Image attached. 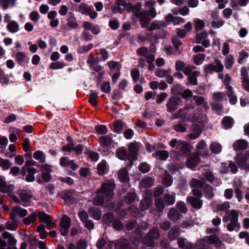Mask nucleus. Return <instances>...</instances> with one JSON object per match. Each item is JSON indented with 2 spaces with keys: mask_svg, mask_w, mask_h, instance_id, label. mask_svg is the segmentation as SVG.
<instances>
[{
  "mask_svg": "<svg viewBox=\"0 0 249 249\" xmlns=\"http://www.w3.org/2000/svg\"><path fill=\"white\" fill-rule=\"evenodd\" d=\"M59 164L62 168H67V173L72 177H77L78 175L74 171L79 167L73 160H70L68 157H62L59 160Z\"/></svg>",
  "mask_w": 249,
  "mask_h": 249,
  "instance_id": "1",
  "label": "nucleus"
},
{
  "mask_svg": "<svg viewBox=\"0 0 249 249\" xmlns=\"http://www.w3.org/2000/svg\"><path fill=\"white\" fill-rule=\"evenodd\" d=\"M156 15L155 8L152 7L148 10H142L137 18H139L141 27L145 28L148 27L151 19L155 18Z\"/></svg>",
  "mask_w": 249,
  "mask_h": 249,
  "instance_id": "2",
  "label": "nucleus"
},
{
  "mask_svg": "<svg viewBox=\"0 0 249 249\" xmlns=\"http://www.w3.org/2000/svg\"><path fill=\"white\" fill-rule=\"evenodd\" d=\"M1 238V249H18L16 247L17 240L9 232L4 231Z\"/></svg>",
  "mask_w": 249,
  "mask_h": 249,
  "instance_id": "3",
  "label": "nucleus"
},
{
  "mask_svg": "<svg viewBox=\"0 0 249 249\" xmlns=\"http://www.w3.org/2000/svg\"><path fill=\"white\" fill-rule=\"evenodd\" d=\"M115 188V184L111 182L103 183L98 194H103L106 196V200L109 201L113 196V190Z\"/></svg>",
  "mask_w": 249,
  "mask_h": 249,
  "instance_id": "4",
  "label": "nucleus"
},
{
  "mask_svg": "<svg viewBox=\"0 0 249 249\" xmlns=\"http://www.w3.org/2000/svg\"><path fill=\"white\" fill-rule=\"evenodd\" d=\"M128 160L131 164L138 160V156L140 152V145L138 142L134 141L130 142L128 145Z\"/></svg>",
  "mask_w": 249,
  "mask_h": 249,
  "instance_id": "5",
  "label": "nucleus"
},
{
  "mask_svg": "<svg viewBox=\"0 0 249 249\" xmlns=\"http://www.w3.org/2000/svg\"><path fill=\"white\" fill-rule=\"evenodd\" d=\"M182 102L180 96H172L168 99L166 104L167 111L169 113L174 112L182 105Z\"/></svg>",
  "mask_w": 249,
  "mask_h": 249,
  "instance_id": "6",
  "label": "nucleus"
},
{
  "mask_svg": "<svg viewBox=\"0 0 249 249\" xmlns=\"http://www.w3.org/2000/svg\"><path fill=\"white\" fill-rule=\"evenodd\" d=\"M214 63L215 65L210 63L204 66V71L206 74H212L213 71L220 73L223 71L224 66L219 59L215 58Z\"/></svg>",
  "mask_w": 249,
  "mask_h": 249,
  "instance_id": "7",
  "label": "nucleus"
},
{
  "mask_svg": "<svg viewBox=\"0 0 249 249\" xmlns=\"http://www.w3.org/2000/svg\"><path fill=\"white\" fill-rule=\"evenodd\" d=\"M179 145L178 149L181 150V151L175 152L174 153L173 156L175 157L177 160H180L181 155H189L191 151V146L187 142L179 140Z\"/></svg>",
  "mask_w": 249,
  "mask_h": 249,
  "instance_id": "8",
  "label": "nucleus"
},
{
  "mask_svg": "<svg viewBox=\"0 0 249 249\" xmlns=\"http://www.w3.org/2000/svg\"><path fill=\"white\" fill-rule=\"evenodd\" d=\"M249 161V150L246 151L245 153H239L236 156V161L240 168L246 169L248 165V161Z\"/></svg>",
  "mask_w": 249,
  "mask_h": 249,
  "instance_id": "9",
  "label": "nucleus"
},
{
  "mask_svg": "<svg viewBox=\"0 0 249 249\" xmlns=\"http://www.w3.org/2000/svg\"><path fill=\"white\" fill-rule=\"evenodd\" d=\"M40 171L42 175V179L44 182H50L52 178L51 172L52 171L51 165L47 164H43L41 166Z\"/></svg>",
  "mask_w": 249,
  "mask_h": 249,
  "instance_id": "10",
  "label": "nucleus"
},
{
  "mask_svg": "<svg viewBox=\"0 0 249 249\" xmlns=\"http://www.w3.org/2000/svg\"><path fill=\"white\" fill-rule=\"evenodd\" d=\"M38 217L42 221L47 225V229L48 230L53 229L55 226V223L52 221V217L44 212H39Z\"/></svg>",
  "mask_w": 249,
  "mask_h": 249,
  "instance_id": "11",
  "label": "nucleus"
},
{
  "mask_svg": "<svg viewBox=\"0 0 249 249\" xmlns=\"http://www.w3.org/2000/svg\"><path fill=\"white\" fill-rule=\"evenodd\" d=\"M66 20L67 21V26L68 28L66 27V30L69 31L74 30L78 27L79 24L77 23V19L73 13L70 12L68 14Z\"/></svg>",
  "mask_w": 249,
  "mask_h": 249,
  "instance_id": "12",
  "label": "nucleus"
},
{
  "mask_svg": "<svg viewBox=\"0 0 249 249\" xmlns=\"http://www.w3.org/2000/svg\"><path fill=\"white\" fill-rule=\"evenodd\" d=\"M186 200L194 209L199 210L202 207L203 200L201 198L190 196L187 197Z\"/></svg>",
  "mask_w": 249,
  "mask_h": 249,
  "instance_id": "13",
  "label": "nucleus"
},
{
  "mask_svg": "<svg viewBox=\"0 0 249 249\" xmlns=\"http://www.w3.org/2000/svg\"><path fill=\"white\" fill-rule=\"evenodd\" d=\"M14 185L5 181V177L1 176V193H7L8 196L13 192Z\"/></svg>",
  "mask_w": 249,
  "mask_h": 249,
  "instance_id": "14",
  "label": "nucleus"
},
{
  "mask_svg": "<svg viewBox=\"0 0 249 249\" xmlns=\"http://www.w3.org/2000/svg\"><path fill=\"white\" fill-rule=\"evenodd\" d=\"M72 192L71 189L63 191L60 194V196L65 202L69 204L72 203L75 200Z\"/></svg>",
  "mask_w": 249,
  "mask_h": 249,
  "instance_id": "15",
  "label": "nucleus"
},
{
  "mask_svg": "<svg viewBox=\"0 0 249 249\" xmlns=\"http://www.w3.org/2000/svg\"><path fill=\"white\" fill-rule=\"evenodd\" d=\"M112 134L102 136L99 138V142L103 148L107 147L111 145L113 142Z\"/></svg>",
  "mask_w": 249,
  "mask_h": 249,
  "instance_id": "16",
  "label": "nucleus"
},
{
  "mask_svg": "<svg viewBox=\"0 0 249 249\" xmlns=\"http://www.w3.org/2000/svg\"><path fill=\"white\" fill-rule=\"evenodd\" d=\"M248 142L244 139L236 140L232 144L233 148L235 151H240L246 149L248 147Z\"/></svg>",
  "mask_w": 249,
  "mask_h": 249,
  "instance_id": "17",
  "label": "nucleus"
},
{
  "mask_svg": "<svg viewBox=\"0 0 249 249\" xmlns=\"http://www.w3.org/2000/svg\"><path fill=\"white\" fill-rule=\"evenodd\" d=\"M214 188L211 185L206 184L202 189L204 196L208 199L213 198L215 194L213 192Z\"/></svg>",
  "mask_w": 249,
  "mask_h": 249,
  "instance_id": "18",
  "label": "nucleus"
},
{
  "mask_svg": "<svg viewBox=\"0 0 249 249\" xmlns=\"http://www.w3.org/2000/svg\"><path fill=\"white\" fill-rule=\"evenodd\" d=\"M15 60L18 65H23L24 62H28L29 58L26 56L24 53L18 52L15 54Z\"/></svg>",
  "mask_w": 249,
  "mask_h": 249,
  "instance_id": "19",
  "label": "nucleus"
},
{
  "mask_svg": "<svg viewBox=\"0 0 249 249\" xmlns=\"http://www.w3.org/2000/svg\"><path fill=\"white\" fill-rule=\"evenodd\" d=\"M180 234L179 228L178 226H175L171 228L168 232V238L171 240H175Z\"/></svg>",
  "mask_w": 249,
  "mask_h": 249,
  "instance_id": "20",
  "label": "nucleus"
},
{
  "mask_svg": "<svg viewBox=\"0 0 249 249\" xmlns=\"http://www.w3.org/2000/svg\"><path fill=\"white\" fill-rule=\"evenodd\" d=\"M113 131L117 134H120L121 133L124 126L127 127L126 123L121 120L114 121L113 123Z\"/></svg>",
  "mask_w": 249,
  "mask_h": 249,
  "instance_id": "21",
  "label": "nucleus"
},
{
  "mask_svg": "<svg viewBox=\"0 0 249 249\" xmlns=\"http://www.w3.org/2000/svg\"><path fill=\"white\" fill-rule=\"evenodd\" d=\"M116 155L121 160H128V152L124 147L118 148L116 150Z\"/></svg>",
  "mask_w": 249,
  "mask_h": 249,
  "instance_id": "22",
  "label": "nucleus"
},
{
  "mask_svg": "<svg viewBox=\"0 0 249 249\" xmlns=\"http://www.w3.org/2000/svg\"><path fill=\"white\" fill-rule=\"evenodd\" d=\"M189 184L191 188H194V189H203L206 183L203 180L193 178Z\"/></svg>",
  "mask_w": 249,
  "mask_h": 249,
  "instance_id": "23",
  "label": "nucleus"
},
{
  "mask_svg": "<svg viewBox=\"0 0 249 249\" xmlns=\"http://www.w3.org/2000/svg\"><path fill=\"white\" fill-rule=\"evenodd\" d=\"M180 213L174 208H172L168 213V218L173 222H177L180 217Z\"/></svg>",
  "mask_w": 249,
  "mask_h": 249,
  "instance_id": "24",
  "label": "nucleus"
},
{
  "mask_svg": "<svg viewBox=\"0 0 249 249\" xmlns=\"http://www.w3.org/2000/svg\"><path fill=\"white\" fill-rule=\"evenodd\" d=\"M153 156L158 160H165L169 157V153L166 150H158Z\"/></svg>",
  "mask_w": 249,
  "mask_h": 249,
  "instance_id": "25",
  "label": "nucleus"
},
{
  "mask_svg": "<svg viewBox=\"0 0 249 249\" xmlns=\"http://www.w3.org/2000/svg\"><path fill=\"white\" fill-rule=\"evenodd\" d=\"M221 124L223 125L224 129H230L233 125L234 120L230 116H225L222 120Z\"/></svg>",
  "mask_w": 249,
  "mask_h": 249,
  "instance_id": "26",
  "label": "nucleus"
},
{
  "mask_svg": "<svg viewBox=\"0 0 249 249\" xmlns=\"http://www.w3.org/2000/svg\"><path fill=\"white\" fill-rule=\"evenodd\" d=\"M154 202L156 211L159 213H162L165 205L163 199L160 197L156 198Z\"/></svg>",
  "mask_w": 249,
  "mask_h": 249,
  "instance_id": "27",
  "label": "nucleus"
},
{
  "mask_svg": "<svg viewBox=\"0 0 249 249\" xmlns=\"http://www.w3.org/2000/svg\"><path fill=\"white\" fill-rule=\"evenodd\" d=\"M115 249H131L129 242L127 240L119 241L114 244Z\"/></svg>",
  "mask_w": 249,
  "mask_h": 249,
  "instance_id": "28",
  "label": "nucleus"
},
{
  "mask_svg": "<svg viewBox=\"0 0 249 249\" xmlns=\"http://www.w3.org/2000/svg\"><path fill=\"white\" fill-rule=\"evenodd\" d=\"M118 178L121 182L127 183L129 180L128 172L126 169H121L118 172Z\"/></svg>",
  "mask_w": 249,
  "mask_h": 249,
  "instance_id": "29",
  "label": "nucleus"
},
{
  "mask_svg": "<svg viewBox=\"0 0 249 249\" xmlns=\"http://www.w3.org/2000/svg\"><path fill=\"white\" fill-rule=\"evenodd\" d=\"M92 9V5H89L86 3H81L79 6L78 11L82 14L88 15Z\"/></svg>",
  "mask_w": 249,
  "mask_h": 249,
  "instance_id": "30",
  "label": "nucleus"
},
{
  "mask_svg": "<svg viewBox=\"0 0 249 249\" xmlns=\"http://www.w3.org/2000/svg\"><path fill=\"white\" fill-rule=\"evenodd\" d=\"M115 219L114 214L111 212H108L104 214L102 221L104 224L111 226V224Z\"/></svg>",
  "mask_w": 249,
  "mask_h": 249,
  "instance_id": "31",
  "label": "nucleus"
},
{
  "mask_svg": "<svg viewBox=\"0 0 249 249\" xmlns=\"http://www.w3.org/2000/svg\"><path fill=\"white\" fill-rule=\"evenodd\" d=\"M200 75L199 71H193V73L188 76L187 80L190 84L194 86L197 85V77Z\"/></svg>",
  "mask_w": 249,
  "mask_h": 249,
  "instance_id": "32",
  "label": "nucleus"
},
{
  "mask_svg": "<svg viewBox=\"0 0 249 249\" xmlns=\"http://www.w3.org/2000/svg\"><path fill=\"white\" fill-rule=\"evenodd\" d=\"M200 161V159L198 157H190L187 160V166L191 168H195Z\"/></svg>",
  "mask_w": 249,
  "mask_h": 249,
  "instance_id": "33",
  "label": "nucleus"
},
{
  "mask_svg": "<svg viewBox=\"0 0 249 249\" xmlns=\"http://www.w3.org/2000/svg\"><path fill=\"white\" fill-rule=\"evenodd\" d=\"M137 195L135 192H129L124 196V202L127 204H131L136 200Z\"/></svg>",
  "mask_w": 249,
  "mask_h": 249,
  "instance_id": "34",
  "label": "nucleus"
},
{
  "mask_svg": "<svg viewBox=\"0 0 249 249\" xmlns=\"http://www.w3.org/2000/svg\"><path fill=\"white\" fill-rule=\"evenodd\" d=\"M205 122L203 121H197L192 124L191 128L195 132L201 134Z\"/></svg>",
  "mask_w": 249,
  "mask_h": 249,
  "instance_id": "35",
  "label": "nucleus"
},
{
  "mask_svg": "<svg viewBox=\"0 0 249 249\" xmlns=\"http://www.w3.org/2000/svg\"><path fill=\"white\" fill-rule=\"evenodd\" d=\"M7 29L9 32L15 33L18 31L19 25L17 22L12 20L7 23Z\"/></svg>",
  "mask_w": 249,
  "mask_h": 249,
  "instance_id": "36",
  "label": "nucleus"
},
{
  "mask_svg": "<svg viewBox=\"0 0 249 249\" xmlns=\"http://www.w3.org/2000/svg\"><path fill=\"white\" fill-rule=\"evenodd\" d=\"M12 211L20 217H24L26 216L28 213V212L26 209L22 208L19 206L13 207Z\"/></svg>",
  "mask_w": 249,
  "mask_h": 249,
  "instance_id": "37",
  "label": "nucleus"
},
{
  "mask_svg": "<svg viewBox=\"0 0 249 249\" xmlns=\"http://www.w3.org/2000/svg\"><path fill=\"white\" fill-rule=\"evenodd\" d=\"M195 108V107L194 106H188L187 105H185L183 108H180L178 110V112L180 113V115L183 116L184 118L187 119L188 121L190 122V119H191V114H188L187 112H182L183 110H189V109H194Z\"/></svg>",
  "mask_w": 249,
  "mask_h": 249,
  "instance_id": "38",
  "label": "nucleus"
},
{
  "mask_svg": "<svg viewBox=\"0 0 249 249\" xmlns=\"http://www.w3.org/2000/svg\"><path fill=\"white\" fill-rule=\"evenodd\" d=\"M33 157L36 160H39L41 163L46 162V155L44 153L39 150L36 151L33 154Z\"/></svg>",
  "mask_w": 249,
  "mask_h": 249,
  "instance_id": "39",
  "label": "nucleus"
},
{
  "mask_svg": "<svg viewBox=\"0 0 249 249\" xmlns=\"http://www.w3.org/2000/svg\"><path fill=\"white\" fill-rule=\"evenodd\" d=\"M18 221H12L11 222H8L6 223L5 227L3 225H1V231H4L5 228L9 230H16L18 227Z\"/></svg>",
  "mask_w": 249,
  "mask_h": 249,
  "instance_id": "40",
  "label": "nucleus"
},
{
  "mask_svg": "<svg viewBox=\"0 0 249 249\" xmlns=\"http://www.w3.org/2000/svg\"><path fill=\"white\" fill-rule=\"evenodd\" d=\"M163 200L166 205H172L175 202V195L165 194L164 195Z\"/></svg>",
  "mask_w": 249,
  "mask_h": 249,
  "instance_id": "41",
  "label": "nucleus"
},
{
  "mask_svg": "<svg viewBox=\"0 0 249 249\" xmlns=\"http://www.w3.org/2000/svg\"><path fill=\"white\" fill-rule=\"evenodd\" d=\"M37 216H38V214L34 212L24 218L23 220V222L26 225H29L31 223H34L36 221Z\"/></svg>",
  "mask_w": 249,
  "mask_h": 249,
  "instance_id": "42",
  "label": "nucleus"
},
{
  "mask_svg": "<svg viewBox=\"0 0 249 249\" xmlns=\"http://www.w3.org/2000/svg\"><path fill=\"white\" fill-rule=\"evenodd\" d=\"M107 162L105 160H102L97 165V169L100 175L103 176L107 173Z\"/></svg>",
  "mask_w": 249,
  "mask_h": 249,
  "instance_id": "43",
  "label": "nucleus"
},
{
  "mask_svg": "<svg viewBox=\"0 0 249 249\" xmlns=\"http://www.w3.org/2000/svg\"><path fill=\"white\" fill-rule=\"evenodd\" d=\"M162 183L166 187L171 186L173 183L172 176L169 173H166L162 179Z\"/></svg>",
  "mask_w": 249,
  "mask_h": 249,
  "instance_id": "44",
  "label": "nucleus"
},
{
  "mask_svg": "<svg viewBox=\"0 0 249 249\" xmlns=\"http://www.w3.org/2000/svg\"><path fill=\"white\" fill-rule=\"evenodd\" d=\"M194 27L196 31L202 30L205 27V22L199 18H196L194 19Z\"/></svg>",
  "mask_w": 249,
  "mask_h": 249,
  "instance_id": "45",
  "label": "nucleus"
},
{
  "mask_svg": "<svg viewBox=\"0 0 249 249\" xmlns=\"http://www.w3.org/2000/svg\"><path fill=\"white\" fill-rule=\"evenodd\" d=\"M206 55L204 53H198L193 57V61L195 65H200L205 60Z\"/></svg>",
  "mask_w": 249,
  "mask_h": 249,
  "instance_id": "46",
  "label": "nucleus"
},
{
  "mask_svg": "<svg viewBox=\"0 0 249 249\" xmlns=\"http://www.w3.org/2000/svg\"><path fill=\"white\" fill-rule=\"evenodd\" d=\"M71 223V218L67 215H63L62 218L60 221L59 226L60 227H66L70 228Z\"/></svg>",
  "mask_w": 249,
  "mask_h": 249,
  "instance_id": "47",
  "label": "nucleus"
},
{
  "mask_svg": "<svg viewBox=\"0 0 249 249\" xmlns=\"http://www.w3.org/2000/svg\"><path fill=\"white\" fill-rule=\"evenodd\" d=\"M16 0H1V6L3 10L15 6Z\"/></svg>",
  "mask_w": 249,
  "mask_h": 249,
  "instance_id": "48",
  "label": "nucleus"
},
{
  "mask_svg": "<svg viewBox=\"0 0 249 249\" xmlns=\"http://www.w3.org/2000/svg\"><path fill=\"white\" fill-rule=\"evenodd\" d=\"M210 148L212 153L218 154L221 151L222 146L219 143L212 142L210 146Z\"/></svg>",
  "mask_w": 249,
  "mask_h": 249,
  "instance_id": "49",
  "label": "nucleus"
},
{
  "mask_svg": "<svg viewBox=\"0 0 249 249\" xmlns=\"http://www.w3.org/2000/svg\"><path fill=\"white\" fill-rule=\"evenodd\" d=\"M98 94L96 92H91L89 95L88 102L93 107L97 106V99L98 98Z\"/></svg>",
  "mask_w": 249,
  "mask_h": 249,
  "instance_id": "50",
  "label": "nucleus"
},
{
  "mask_svg": "<svg viewBox=\"0 0 249 249\" xmlns=\"http://www.w3.org/2000/svg\"><path fill=\"white\" fill-rule=\"evenodd\" d=\"M111 226L115 230L121 231L124 228L123 223L118 219H114Z\"/></svg>",
  "mask_w": 249,
  "mask_h": 249,
  "instance_id": "51",
  "label": "nucleus"
},
{
  "mask_svg": "<svg viewBox=\"0 0 249 249\" xmlns=\"http://www.w3.org/2000/svg\"><path fill=\"white\" fill-rule=\"evenodd\" d=\"M65 66L64 62L56 61L52 62L50 65V68L52 70L61 69Z\"/></svg>",
  "mask_w": 249,
  "mask_h": 249,
  "instance_id": "52",
  "label": "nucleus"
},
{
  "mask_svg": "<svg viewBox=\"0 0 249 249\" xmlns=\"http://www.w3.org/2000/svg\"><path fill=\"white\" fill-rule=\"evenodd\" d=\"M90 66L92 70L98 72L102 70V67L99 64V61L97 59H93L90 61Z\"/></svg>",
  "mask_w": 249,
  "mask_h": 249,
  "instance_id": "53",
  "label": "nucleus"
},
{
  "mask_svg": "<svg viewBox=\"0 0 249 249\" xmlns=\"http://www.w3.org/2000/svg\"><path fill=\"white\" fill-rule=\"evenodd\" d=\"M183 89L180 84L177 83H174L173 84V87L171 89V91L173 94L176 95L175 96H178L179 93Z\"/></svg>",
  "mask_w": 249,
  "mask_h": 249,
  "instance_id": "54",
  "label": "nucleus"
},
{
  "mask_svg": "<svg viewBox=\"0 0 249 249\" xmlns=\"http://www.w3.org/2000/svg\"><path fill=\"white\" fill-rule=\"evenodd\" d=\"M136 53L139 56L145 57L147 56L149 52L147 47H141L137 50Z\"/></svg>",
  "mask_w": 249,
  "mask_h": 249,
  "instance_id": "55",
  "label": "nucleus"
},
{
  "mask_svg": "<svg viewBox=\"0 0 249 249\" xmlns=\"http://www.w3.org/2000/svg\"><path fill=\"white\" fill-rule=\"evenodd\" d=\"M142 5L140 2H138L132 7V13L133 16L137 17L142 12Z\"/></svg>",
  "mask_w": 249,
  "mask_h": 249,
  "instance_id": "56",
  "label": "nucleus"
},
{
  "mask_svg": "<svg viewBox=\"0 0 249 249\" xmlns=\"http://www.w3.org/2000/svg\"><path fill=\"white\" fill-rule=\"evenodd\" d=\"M233 59V56L231 54H230L226 57L225 67L227 69H230L232 68L234 63Z\"/></svg>",
  "mask_w": 249,
  "mask_h": 249,
  "instance_id": "57",
  "label": "nucleus"
},
{
  "mask_svg": "<svg viewBox=\"0 0 249 249\" xmlns=\"http://www.w3.org/2000/svg\"><path fill=\"white\" fill-rule=\"evenodd\" d=\"M179 96H181L183 99H186L188 98L193 97V92L190 89H186L183 91H181L179 93Z\"/></svg>",
  "mask_w": 249,
  "mask_h": 249,
  "instance_id": "58",
  "label": "nucleus"
},
{
  "mask_svg": "<svg viewBox=\"0 0 249 249\" xmlns=\"http://www.w3.org/2000/svg\"><path fill=\"white\" fill-rule=\"evenodd\" d=\"M150 169L149 165L145 162L141 163L138 166L139 170L143 173L148 172Z\"/></svg>",
  "mask_w": 249,
  "mask_h": 249,
  "instance_id": "59",
  "label": "nucleus"
},
{
  "mask_svg": "<svg viewBox=\"0 0 249 249\" xmlns=\"http://www.w3.org/2000/svg\"><path fill=\"white\" fill-rule=\"evenodd\" d=\"M95 130L100 135H104L107 132V128L106 125L98 124L95 126Z\"/></svg>",
  "mask_w": 249,
  "mask_h": 249,
  "instance_id": "60",
  "label": "nucleus"
},
{
  "mask_svg": "<svg viewBox=\"0 0 249 249\" xmlns=\"http://www.w3.org/2000/svg\"><path fill=\"white\" fill-rule=\"evenodd\" d=\"M176 207L181 213H185L187 212L188 209L184 202L181 201H178L176 204Z\"/></svg>",
  "mask_w": 249,
  "mask_h": 249,
  "instance_id": "61",
  "label": "nucleus"
},
{
  "mask_svg": "<svg viewBox=\"0 0 249 249\" xmlns=\"http://www.w3.org/2000/svg\"><path fill=\"white\" fill-rule=\"evenodd\" d=\"M131 75L134 83H136L140 76V71L138 69H133L131 71Z\"/></svg>",
  "mask_w": 249,
  "mask_h": 249,
  "instance_id": "62",
  "label": "nucleus"
},
{
  "mask_svg": "<svg viewBox=\"0 0 249 249\" xmlns=\"http://www.w3.org/2000/svg\"><path fill=\"white\" fill-rule=\"evenodd\" d=\"M142 183L144 187L149 188L154 185V180L151 177H147L143 179Z\"/></svg>",
  "mask_w": 249,
  "mask_h": 249,
  "instance_id": "63",
  "label": "nucleus"
},
{
  "mask_svg": "<svg viewBox=\"0 0 249 249\" xmlns=\"http://www.w3.org/2000/svg\"><path fill=\"white\" fill-rule=\"evenodd\" d=\"M109 27L113 30H116L119 28L120 23L117 19H110L108 22Z\"/></svg>",
  "mask_w": 249,
  "mask_h": 249,
  "instance_id": "64",
  "label": "nucleus"
}]
</instances>
